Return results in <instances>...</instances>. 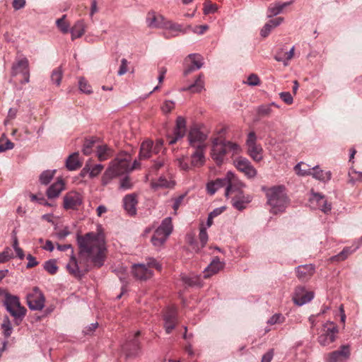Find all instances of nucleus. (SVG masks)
Instances as JSON below:
<instances>
[{"label":"nucleus","instance_id":"obj_1","mask_svg":"<svg viewBox=\"0 0 362 362\" xmlns=\"http://www.w3.org/2000/svg\"><path fill=\"white\" fill-rule=\"evenodd\" d=\"M79 255L95 266L103 265L105 257V241L102 235L88 233L83 236H77Z\"/></svg>","mask_w":362,"mask_h":362},{"label":"nucleus","instance_id":"obj_2","mask_svg":"<svg viewBox=\"0 0 362 362\" xmlns=\"http://www.w3.org/2000/svg\"><path fill=\"white\" fill-rule=\"evenodd\" d=\"M265 192L267 204L270 206V211L276 214L284 211L288 205V197L285 187L282 185L274 186L269 188L262 187Z\"/></svg>","mask_w":362,"mask_h":362},{"label":"nucleus","instance_id":"obj_3","mask_svg":"<svg viewBox=\"0 0 362 362\" xmlns=\"http://www.w3.org/2000/svg\"><path fill=\"white\" fill-rule=\"evenodd\" d=\"M173 228L171 218L167 217L164 218L151 238L153 245L158 250H160L171 234Z\"/></svg>","mask_w":362,"mask_h":362},{"label":"nucleus","instance_id":"obj_4","mask_svg":"<svg viewBox=\"0 0 362 362\" xmlns=\"http://www.w3.org/2000/svg\"><path fill=\"white\" fill-rule=\"evenodd\" d=\"M4 305L16 320H22L26 314V309L21 305L19 298L16 296L6 293Z\"/></svg>","mask_w":362,"mask_h":362},{"label":"nucleus","instance_id":"obj_5","mask_svg":"<svg viewBox=\"0 0 362 362\" xmlns=\"http://www.w3.org/2000/svg\"><path fill=\"white\" fill-rule=\"evenodd\" d=\"M337 333V325L331 321H327L322 325L318 332L317 341L321 346H328L335 341Z\"/></svg>","mask_w":362,"mask_h":362},{"label":"nucleus","instance_id":"obj_6","mask_svg":"<svg viewBox=\"0 0 362 362\" xmlns=\"http://www.w3.org/2000/svg\"><path fill=\"white\" fill-rule=\"evenodd\" d=\"M245 145L248 156L255 162L262 160L264 151L261 144L257 143V136L254 132H251L247 134Z\"/></svg>","mask_w":362,"mask_h":362},{"label":"nucleus","instance_id":"obj_7","mask_svg":"<svg viewBox=\"0 0 362 362\" xmlns=\"http://www.w3.org/2000/svg\"><path fill=\"white\" fill-rule=\"evenodd\" d=\"M225 180L226 186L225 195L226 197L234 192L242 194V189L245 187V183L231 171L227 172L225 175Z\"/></svg>","mask_w":362,"mask_h":362},{"label":"nucleus","instance_id":"obj_8","mask_svg":"<svg viewBox=\"0 0 362 362\" xmlns=\"http://www.w3.org/2000/svg\"><path fill=\"white\" fill-rule=\"evenodd\" d=\"M207 137V134L197 127H191L187 135L189 146L194 148H206Z\"/></svg>","mask_w":362,"mask_h":362},{"label":"nucleus","instance_id":"obj_9","mask_svg":"<svg viewBox=\"0 0 362 362\" xmlns=\"http://www.w3.org/2000/svg\"><path fill=\"white\" fill-rule=\"evenodd\" d=\"M130 156L119 154L110 163L109 168L119 176L130 171Z\"/></svg>","mask_w":362,"mask_h":362},{"label":"nucleus","instance_id":"obj_10","mask_svg":"<svg viewBox=\"0 0 362 362\" xmlns=\"http://www.w3.org/2000/svg\"><path fill=\"white\" fill-rule=\"evenodd\" d=\"M11 74L12 76L21 74L24 78L23 83H28L30 78L28 59L25 57L16 59L12 64Z\"/></svg>","mask_w":362,"mask_h":362},{"label":"nucleus","instance_id":"obj_11","mask_svg":"<svg viewBox=\"0 0 362 362\" xmlns=\"http://www.w3.org/2000/svg\"><path fill=\"white\" fill-rule=\"evenodd\" d=\"M227 153L226 140L214 138L212 140L211 156L217 165H221Z\"/></svg>","mask_w":362,"mask_h":362},{"label":"nucleus","instance_id":"obj_12","mask_svg":"<svg viewBox=\"0 0 362 362\" xmlns=\"http://www.w3.org/2000/svg\"><path fill=\"white\" fill-rule=\"evenodd\" d=\"M27 303L31 310H42L45 306V298L37 287L33 288L27 296Z\"/></svg>","mask_w":362,"mask_h":362},{"label":"nucleus","instance_id":"obj_13","mask_svg":"<svg viewBox=\"0 0 362 362\" xmlns=\"http://www.w3.org/2000/svg\"><path fill=\"white\" fill-rule=\"evenodd\" d=\"M235 167L243 173L248 179H252L257 175V171L251 162L245 157H238L233 161Z\"/></svg>","mask_w":362,"mask_h":362},{"label":"nucleus","instance_id":"obj_14","mask_svg":"<svg viewBox=\"0 0 362 362\" xmlns=\"http://www.w3.org/2000/svg\"><path fill=\"white\" fill-rule=\"evenodd\" d=\"M163 321L165 332L170 334L177 324V311L175 306L167 308L163 314Z\"/></svg>","mask_w":362,"mask_h":362},{"label":"nucleus","instance_id":"obj_15","mask_svg":"<svg viewBox=\"0 0 362 362\" xmlns=\"http://www.w3.org/2000/svg\"><path fill=\"white\" fill-rule=\"evenodd\" d=\"M351 354L349 345H342L334 351L329 353L326 357V362H346Z\"/></svg>","mask_w":362,"mask_h":362},{"label":"nucleus","instance_id":"obj_16","mask_svg":"<svg viewBox=\"0 0 362 362\" xmlns=\"http://www.w3.org/2000/svg\"><path fill=\"white\" fill-rule=\"evenodd\" d=\"M309 202L311 207L317 208L325 214L332 209L331 204L328 203L325 196L320 193L313 192Z\"/></svg>","mask_w":362,"mask_h":362},{"label":"nucleus","instance_id":"obj_17","mask_svg":"<svg viewBox=\"0 0 362 362\" xmlns=\"http://www.w3.org/2000/svg\"><path fill=\"white\" fill-rule=\"evenodd\" d=\"M314 296V292L306 291L304 286H298L295 289L293 300L295 304L301 306L311 301Z\"/></svg>","mask_w":362,"mask_h":362},{"label":"nucleus","instance_id":"obj_18","mask_svg":"<svg viewBox=\"0 0 362 362\" xmlns=\"http://www.w3.org/2000/svg\"><path fill=\"white\" fill-rule=\"evenodd\" d=\"M82 202L81 194L74 191L66 193L64 197V207L66 209H77Z\"/></svg>","mask_w":362,"mask_h":362},{"label":"nucleus","instance_id":"obj_19","mask_svg":"<svg viewBox=\"0 0 362 362\" xmlns=\"http://www.w3.org/2000/svg\"><path fill=\"white\" fill-rule=\"evenodd\" d=\"M186 133V120L182 117H178L176 119V125L174 129L173 136H168L169 144H175L179 139H182Z\"/></svg>","mask_w":362,"mask_h":362},{"label":"nucleus","instance_id":"obj_20","mask_svg":"<svg viewBox=\"0 0 362 362\" xmlns=\"http://www.w3.org/2000/svg\"><path fill=\"white\" fill-rule=\"evenodd\" d=\"M132 272L138 280L146 281L153 276V272L145 264H134L132 265Z\"/></svg>","mask_w":362,"mask_h":362},{"label":"nucleus","instance_id":"obj_21","mask_svg":"<svg viewBox=\"0 0 362 362\" xmlns=\"http://www.w3.org/2000/svg\"><path fill=\"white\" fill-rule=\"evenodd\" d=\"M296 276L300 281H308L315 272V267L313 264L299 265L295 269Z\"/></svg>","mask_w":362,"mask_h":362},{"label":"nucleus","instance_id":"obj_22","mask_svg":"<svg viewBox=\"0 0 362 362\" xmlns=\"http://www.w3.org/2000/svg\"><path fill=\"white\" fill-rule=\"evenodd\" d=\"M166 19L155 11H149L146 15V24L149 28H163Z\"/></svg>","mask_w":362,"mask_h":362},{"label":"nucleus","instance_id":"obj_23","mask_svg":"<svg viewBox=\"0 0 362 362\" xmlns=\"http://www.w3.org/2000/svg\"><path fill=\"white\" fill-rule=\"evenodd\" d=\"M189 61L191 62L192 64L184 71V74L185 76L188 75L193 71L199 69L203 65V58L201 55L198 54H189L185 59V62H187Z\"/></svg>","mask_w":362,"mask_h":362},{"label":"nucleus","instance_id":"obj_24","mask_svg":"<svg viewBox=\"0 0 362 362\" xmlns=\"http://www.w3.org/2000/svg\"><path fill=\"white\" fill-rule=\"evenodd\" d=\"M224 267V262H221L218 257L213 259L211 262L204 270V278L207 279L217 274Z\"/></svg>","mask_w":362,"mask_h":362},{"label":"nucleus","instance_id":"obj_25","mask_svg":"<svg viewBox=\"0 0 362 362\" xmlns=\"http://www.w3.org/2000/svg\"><path fill=\"white\" fill-rule=\"evenodd\" d=\"M137 202L136 196L134 194H128L123 199L124 208L129 215L136 214Z\"/></svg>","mask_w":362,"mask_h":362},{"label":"nucleus","instance_id":"obj_26","mask_svg":"<svg viewBox=\"0 0 362 362\" xmlns=\"http://www.w3.org/2000/svg\"><path fill=\"white\" fill-rule=\"evenodd\" d=\"M66 267L69 273L76 278L81 279L83 276V273L80 270L78 265V262L74 255V252H72V254H70V259Z\"/></svg>","mask_w":362,"mask_h":362},{"label":"nucleus","instance_id":"obj_27","mask_svg":"<svg viewBox=\"0 0 362 362\" xmlns=\"http://www.w3.org/2000/svg\"><path fill=\"white\" fill-rule=\"evenodd\" d=\"M291 4L292 1L284 3L275 2L274 4H271L267 8V17L272 18L281 13L284 9Z\"/></svg>","mask_w":362,"mask_h":362},{"label":"nucleus","instance_id":"obj_28","mask_svg":"<svg viewBox=\"0 0 362 362\" xmlns=\"http://www.w3.org/2000/svg\"><path fill=\"white\" fill-rule=\"evenodd\" d=\"M163 29L168 30L172 33H164V35L166 38L172 36H176L179 33H185V30L182 29V26L180 24L175 23L172 21H165Z\"/></svg>","mask_w":362,"mask_h":362},{"label":"nucleus","instance_id":"obj_29","mask_svg":"<svg viewBox=\"0 0 362 362\" xmlns=\"http://www.w3.org/2000/svg\"><path fill=\"white\" fill-rule=\"evenodd\" d=\"M294 56V47H292L289 51H285L284 48L276 52L274 59L279 62H282L284 66H288V62Z\"/></svg>","mask_w":362,"mask_h":362},{"label":"nucleus","instance_id":"obj_30","mask_svg":"<svg viewBox=\"0 0 362 362\" xmlns=\"http://www.w3.org/2000/svg\"><path fill=\"white\" fill-rule=\"evenodd\" d=\"M64 182L62 179L53 183L47 190V196L49 199H54L60 194L64 189Z\"/></svg>","mask_w":362,"mask_h":362},{"label":"nucleus","instance_id":"obj_31","mask_svg":"<svg viewBox=\"0 0 362 362\" xmlns=\"http://www.w3.org/2000/svg\"><path fill=\"white\" fill-rule=\"evenodd\" d=\"M204 149L205 148H195V151L191 156V166L192 167H201L204 164Z\"/></svg>","mask_w":362,"mask_h":362},{"label":"nucleus","instance_id":"obj_32","mask_svg":"<svg viewBox=\"0 0 362 362\" xmlns=\"http://www.w3.org/2000/svg\"><path fill=\"white\" fill-rule=\"evenodd\" d=\"M226 186L225 177L211 180L206 183V189L209 194L214 195L219 189Z\"/></svg>","mask_w":362,"mask_h":362},{"label":"nucleus","instance_id":"obj_33","mask_svg":"<svg viewBox=\"0 0 362 362\" xmlns=\"http://www.w3.org/2000/svg\"><path fill=\"white\" fill-rule=\"evenodd\" d=\"M154 154L153 148V141L151 140L144 141L140 148L139 158L141 159H148Z\"/></svg>","mask_w":362,"mask_h":362},{"label":"nucleus","instance_id":"obj_34","mask_svg":"<svg viewBox=\"0 0 362 362\" xmlns=\"http://www.w3.org/2000/svg\"><path fill=\"white\" fill-rule=\"evenodd\" d=\"M86 31V24L83 20L77 21L73 27L69 30L71 34V39L74 40L81 37Z\"/></svg>","mask_w":362,"mask_h":362},{"label":"nucleus","instance_id":"obj_35","mask_svg":"<svg viewBox=\"0 0 362 362\" xmlns=\"http://www.w3.org/2000/svg\"><path fill=\"white\" fill-rule=\"evenodd\" d=\"M204 88V75L200 74L194 83L189 85L187 87H185L182 88L183 91H190L192 93H199Z\"/></svg>","mask_w":362,"mask_h":362},{"label":"nucleus","instance_id":"obj_36","mask_svg":"<svg viewBox=\"0 0 362 362\" xmlns=\"http://www.w3.org/2000/svg\"><path fill=\"white\" fill-rule=\"evenodd\" d=\"M79 154L77 152L71 154L66 160V168L71 171L80 168L82 165L79 160Z\"/></svg>","mask_w":362,"mask_h":362},{"label":"nucleus","instance_id":"obj_37","mask_svg":"<svg viewBox=\"0 0 362 362\" xmlns=\"http://www.w3.org/2000/svg\"><path fill=\"white\" fill-rule=\"evenodd\" d=\"M311 175L314 178L320 181L326 182L331 180L332 173L330 171H323L320 169V168L316 165L312 168Z\"/></svg>","mask_w":362,"mask_h":362},{"label":"nucleus","instance_id":"obj_38","mask_svg":"<svg viewBox=\"0 0 362 362\" xmlns=\"http://www.w3.org/2000/svg\"><path fill=\"white\" fill-rule=\"evenodd\" d=\"M96 154L100 161H104L112 156V151L107 145H100L97 147Z\"/></svg>","mask_w":362,"mask_h":362},{"label":"nucleus","instance_id":"obj_39","mask_svg":"<svg viewBox=\"0 0 362 362\" xmlns=\"http://www.w3.org/2000/svg\"><path fill=\"white\" fill-rule=\"evenodd\" d=\"M296 173L299 176H306L311 175L312 168L307 164L300 162L294 167Z\"/></svg>","mask_w":362,"mask_h":362},{"label":"nucleus","instance_id":"obj_40","mask_svg":"<svg viewBox=\"0 0 362 362\" xmlns=\"http://www.w3.org/2000/svg\"><path fill=\"white\" fill-rule=\"evenodd\" d=\"M56 25L63 34L68 33L70 30V23L66 21V15H63L61 18L57 19Z\"/></svg>","mask_w":362,"mask_h":362},{"label":"nucleus","instance_id":"obj_41","mask_svg":"<svg viewBox=\"0 0 362 362\" xmlns=\"http://www.w3.org/2000/svg\"><path fill=\"white\" fill-rule=\"evenodd\" d=\"M252 197L249 195L243 196L242 199H233V206L239 211H242L246 207V204L250 203Z\"/></svg>","mask_w":362,"mask_h":362},{"label":"nucleus","instance_id":"obj_42","mask_svg":"<svg viewBox=\"0 0 362 362\" xmlns=\"http://www.w3.org/2000/svg\"><path fill=\"white\" fill-rule=\"evenodd\" d=\"M182 279L188 286H202V285L200 276L194 274L190 276L184 275L182 276Z\"/></svg>","mask_w":362,"mask_h":362},{"label":"nucleus","instance_id":"obj_43","mask_svg":"<svg viewBox=\"0 0 362 362\" xmlns=\"http://www.w3.org/2000/svg\"><path fill=\"white\" fill-rule=\"evenodd\" d=\"M358 247L356 246L354 250H351L350 247H344L343 249V250L341 252H339L338 255L332 256L330 258V260L332 261V262H334V261H337V262L343 261V260L346 259L348 257V256L350 254H351L354 251H355Z\"/></svg>","mask_w":362,"mask_h":362},{"label":"nucleus","instance_id":"obj_44","mask_svg":"<svg viewBox=\"0 0 362 362\" xmlns=\"http://www.w3.org/2000/svg\"><path fill=\"white\" fill-rule=\"evenodd\" d=\"M226 146L227 153H231L233 156L238 155L242 151L240 146L235 142L226 140Z\"/></svg>","mask_w":362,"mask_h":362},{"label":"nucleus","instance_id":"obj_45","mask_svg":"<svg viewBox=\"0 0 362 362\" xmlns=\"http://www.w3.org/2000/svg\"><path fill=\"white\" fill-rule=\"evenodd\" d=\"M104 166L102 164H96L93 166L91 168H88V165L83 168L82 173L85 171H89V175L90 177H94L98 176L101 171L103 170Z\"/></svg>","mask_w":362,"mask_h":362},{"label":"nucleus","instance_id":"obj_46","mask_svg":"<svg viewBox=\"0 0 362 362\" xmlns=\"http://www.w3.org/2000/svg\"><path fill=\"white\" fill-rule=\"evenodd\" d=\"M56 170H45L40 176V181L42 185H47L53 178Z\"/></svg>","mask_w":362,"mask_h":362},{"label":"nucleus","instance_id":"obj_47","mask_svg":"<svg viewBox=\"0 0 362 362\" xmlns=\"http://www.w3.org/2000/svg\"><path fill=\"white\" fill-rule=\"evenodd\" d=\"M62 74L63 72L61 67H57V69H54L51 75L52 81L57 86H59L62 81Z\"/></svg>","mask_w":362,"mask_h":362},{"label":"nucleus","instance_id":"obj_48","mask_svg":"<svg viewBox=\"0 0 362 362\" xmlns=\"http://www.w3.org/2000/svg\"><path fill=\"white\" fill-rule=\"evenodd\" d=\"M44 269L50 274H54L58 270L55 259H49L44 264Z\"/></svg>","mask_w":362,"mask_h":362},{"label":"nucleus","instance_id":"obj_49","mask_svg":"<svg viewBox=\"0 0 362 362\" xmlns=\"http://www.w3.org/2000/svg\"><path fill=\"white\" fill-rule=\"evenodd\" d=\"M78 88L82 93L86 94H90L93 92L91 86L84 78H79Z\"/></svg>","mask_w":362,"mask_h":362},{"label":"nucleus","instance_id":"obj_50","mask_svg":"<svg viewBox=\"0 0 362 362\" xmlns=\"http://www.w3.org/2000/svg\"><path fill=\"white\" fill-rule=\"evenodd\" d=\"M1 328L3 329L4 336L8 337L12 332V327L10 320L7 316L4 318Z\"/></svg>","mask_w":362,"mask_h":362},{"label":"nucleus","instance_id":"obj_51","mask_svg":"<svg viewBox=\"0 0 362 362\" xmlns=\"http://www.w3.org/2000/svg\"><path fill=\"white\" fill-rule=\"evenodd\" d=\"M285 321V317L281 313L273 315L267 322L268 325H274L276 324H282Z\"/></svg>","mask_w":362,"mask_h":362},{"label":"nucleus","instance_id":"obj_52","mask_svg":"<svg viewBox=\"0 0 362 362\" xmlns=\"http://www.w3.org/2000/svg\"><path fill=\"white\" fill-rule=\"evenodd\" d=\"M115 177H117V175L114 173L112 169L108 167L102 177V184L103 185H107L110 180Z\"/></svg>","mask_w":362,"mask_h":362},{"label":"nucleus","instance_id":"obj_53","mask_svg":"<svg viewBox=\"0 0 362 362\" xmlns=\"http://www.w3.org/2000/svg\"><path fill=\"white\" fill-rule=\"evenodd\" d=\"M199 238L202 244V247H204L208 241L209 237L206 233V228L204 226L203 223H202L200 226Z\"/></svg>","mask_w":362,"mask_h":362},{"label":"nucleus","instance_id":"obj_54","mask_svg":"<svg viewBox=\"0 0 362 362\" xmlns=\"http://www.w3.org/2000/svg\"><path fill=\"white\" fill-rule=\"evenodd\" d=\"M132 349H129L127 351V357H132L137 356L140 352V346L139 341L136 339H134L132 343Z\"/></svg>","mask_w":362,"mask_h":362},{"label":"nucleus","instance_id":"obj_55","mask_svg":"<svg viewBox=\"0 0 362 362\" xmlns=\"http://www.w3.org/2000/svg\"><path fill=\"white\" fill-rule=\"evenodd\" d=\"M173 185V182L171 180L163 177H160L156 182L153 184V187H170Z\"/></svg>","mask_w":362,"mask_h":362},{"label":"nucleus","instance_id":"obj_56","mask_svg":"<svg viewBox=\"0 0 362 362\" xmlns=\"http://www.w3.org/2000/svg\"><path fill=\"white\" fill-rule=\"evenodd\" d=\"M349 182L354 183L356 181H360L362 179V172L356 171L354 169H351L349 172Z\"/></svg>","mask_w":362,"mask_h":362},{"label":"nucleus","instance_id":"obj_57","mask_svg":"<svg viewBox=\"0 0 362 362\" xmlns=\"http://www.w3.org/2000/svg\"><path fill=\"white\" fill-rule=\"evenodd\" d=\"M4 141V138L2 136L0 139V153L13 148L14 144L10 140L5 139V143Z\"/></svg>","mask_w":362,"mask_h":362},{"label":"nucleus","instance_id":"obj_58","mask_svg":"<svg viewBox=\"0 0 362 362\" xmlns=\"http://www.w3.org/2000/svg\"><path fill=\"white\" fill-rule=\"evenodd\" d=\"M13 257V254L9 247L4 249L3 252H0V263H4L8 262Z\"/></svg>","mask_w":362,"mask_h":362},{"label":"nucleus","instance_id":"obj_59","mask_svg":"<svg viewBox=\"0 0 362 362\" xmlns=\"http://www.w3.org/2000/svg\"><path fill=\"white\" fill-rule=\"evenodd\" d=\"M272 105L278 107V105H276L274 103H272L270 105H262L258 108V113L262 116L269 115L272 112Z\"/></svg>","mask_w":362,"mask_h":362},{"label":"nucleus","instance_id":"obj_60","mask_svg":"<svg viewBox=\"0 0 362 362\" xmlns=\"http://www.w3.org/2000/svg\"><path fill=\"white\" fill-rule=\"evenodd\" d=\"M218 9L216 4L205 2L204 4V13L207 15L215 13Z\"/></svg>","mask_w":362,"mask_h":362},{"label":"nucleus","instance_id":"obj_61","mask_svg":"<svg viewBox=\"0 0 362 362\" xmlns=\"http://www.w3.org/2000/svg\"><path fill=\"white\" fill-rule=\"evenodd\" d=\"M93 144H94V141H93V140H86L85 141L83 146V148H82V151L84 155L88 156L91 153Z\"/></svg>","mask_w":362,"mask_h":362},{"label":"nucleus","instance_id":"obj_62","mask_svg":"<svg viewBox=\"0 0 362 362\" xmlns=\"http://www.w3.org/2000/svg\"><path fill=\"white\" fill-rule=\"evenodd\" d=\"M185 197V194H181V195H179L178 197L172 199V201L173 202V209L174 210L175 214H177V211L178 210L179 207L182 204Z\"/></svg>","mask_w":362,"mask_h":362},{"label":"nucleus","instance_id":"obj_63","mask_svg":"<svg viewBox=\"0 0 362 362\" xmlns=\"http://www.w3.org/2000/svg\"><path fill=\"white\" fill-rule=\"evenodd\" d=\"M146 265L150 269L155 268L158 271H160L162 269V265L154 258H148Z\"/></svg>","mask_w":362,"mask_h":362},{"label":"nucleus","instance_id":"obj_64","mask_svg":"<svg viewBox=\"0 0 362 362\" xmlns=\"http://www.w3.org/2000/svg\"><path fill=\"white\" fill-rule=\"evenodd\" d=\"M245 83L251 86H255L260 83V80L257 74H252L247 77Z\"/></svg>","mask_w":362,"mask_h":362}]
</instances>
